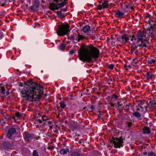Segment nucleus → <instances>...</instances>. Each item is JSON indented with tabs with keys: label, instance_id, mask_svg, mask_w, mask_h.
<instances>
[{
	"label": "nucleus",
	"instance_id": "1",
	"mask_svg": "<svg viewBox=\"0 0 156 156\" xmlns=\"http://www.w3.org/2000/svg\"><path fill=\"white\" fill-rule=\"evenodd\" d=\"M26 85L21 91L22 96L24 100L27 101H33L34 99L42 94V87L32 80H29L25 83Z\"/></svg>",
	"mask_w": 156,
	"mask_h": 156
},
{
	"label": "nucleus",
	"instance_id": "2",
	"mask_svg": "<svg viewBox=\"0 0 156 156\" xmlns=\"http://www.w3.org/2000/svg\"><path fill=\"white\" fill-rule=\"evenodd\" d=\"M79 58L83 62H89L93 59H97L100 56V51L93 45L82 43L78 51Z\"/></svg>",
	"mask_w": 156,
	"mask_h": 156
},
{
	"label": "nucleus",
	"instance_id": "3",
	"mask_svg": "<svg viewBox=\"0 0 156 156\" xmlns=\"http://www.w3.org/2000/svg\"><path fill=\"white\" fill-rule=\"evenodd\" d=\"M58 30L57 31L56 33L59 36H63L67 34L70 31V26L67 24L58 25Z\"/></svg>",
	"mask_w": 156,
	"mask_h": 156
},
{
	"label": "nucleus",
	"instance_id": "4",
	"mask_svg": "<svg viewBox=\"0 0 156 156\" xmlns=\"http://www.w3.org/2000/svg\"><path fill=\"white\" fill-rule=\"evenodd\" d=\"M125 139L122 138V136L119 138H113V140H111V143L114 144V147L115 148H120L123 147L122 144Z\"/></svg>",
	"mask_w": 156,
	"mask_h": 156
},
{
	"label": "nucleus",
	"instance_id": "5",
	"mask_svg": "<svg viewBox=\"0 0 156 156\" xmlns=\"http://www.w3.org/2000/svg\"><path fill=\"white\" fill-rule=\"evenodd\" d=\"M136 40H137V44L139 47L142 46V44L146 41V39L143 38H146V36L144 33L142 32H138L135 35Z\"/></svg>",
	"mask_w": 156,
	"mask_h": 156
},
{
	"label": "nucleus",
	"instance_id": "6",
	"mask_svg": "<svg viewBox=\"0 0 156 156\" xmlns=\"http://www.w3.org/2000/svg\"><path fill=\"white\" fill-rule=\"evenodd\" d=\"M66 4L65 2H62L61 3H51L49 5V8L50 9L54 11L55 9L58 10L60 8L62 7Z\"/></svg>",
	"mask_w": 156,
	"mask_h": 156
},
{
	"label": "nucleus",
	"instance_id": "7",
	"mask_svg": "<svg viewBox=\"0 0 156 156\" xmlns=\"http://www.w3.org/2000/svg\"><path fill=\"white\" fill-rule=\"evenodd\" d=\"M16 133V128L15 126L9 129L6 133V136L9 139H12Z\"/></svg>",
	"mask_w": 156,
	"mask_h": 156
},
{
	"label": "nucleus",
	"instance_id": "8",
	"mask_svg": "<svg viewBox=\"0 0 156 156\" xmlns=\"http://www.w3.org/2000/svg\"><path fill=\"white\" fill-rule=\"evenodd\" d=\"M149 23L151 25L150 28H147V31H151L156 28V20L153 21L151 20L149 21Z\"/></svg>",
	"mask_w": 156,
	"mask_h": 156
},
{
	"label": "nucleus",
	"instance_id": "9",
	"mask_svg": "<svg viewBox=\"0 0 156 156\" xmlns=\"http://www.w3.org/2000/svg\"><path fill=\"white\" fill-rule=\"evenodd\" d=\"M24 134L25 139L27 141H30L34 138V135L33 134L26 132L24 133Z\"/></svg>",
	"mask_w": 156,
	"mask_h": 156
},
{
	"label": "nucleus",
	"instance_id": "10",
	"mask_svg": "<svg viewBox=\"0 0 156 156\" xmlns=\"http://www.w3.org/2000/svg\"><path fill=\"white\" fill-rule=\"evenodd\" d=\"M4 146L5 148H6L7 150L5 152L8 153L9 152V149H11L12 147V143L9 141H6L4 143Z\"/></svg>",
	"mask_w": 156,
	"mask_h": 156
},
{
	"label": "nucleus",
	"instance_id": "11",
	"mask_svg": "<svg viewBox=\"0 0 156 156\" xmlns=\"http://www.w3.org/2000/svg\"><path fill=\"white\" fill-rule=\"evenodd\" d=\"M126 100L123 99H120L118 101L117 104L120 109H123L124 106L126 104Z\"/></svg>",
	"mask_w": 156,
	"mask_h": 156
},
{
	"label": "nucleus",
	"instance_id": "12",
	"mask_svg": "<svg viewBox=\"0 0 156 156\" xmlns=\"http://www.w3.org/2000/svg\"><path fill=\"white\" fill-rule=\"evenodd\" d=\"M131 36H128L126 34H124L122 36V44H125L128 42V41L129 40Z\"/></svg>",
	"mask_w": 156,
	"mask_h": 156
},
{
	"label": "nucleus",
	"instance_id": "13",
	"mask_svg": "<svg viewBox=\"0 0 156 156\" xmlns=\"http://www.w3.org/2000/svg\"><path fill=\"white\" fill-rule=\"evenodd\" d=\"M145 76L147 80L151 79V80L154 79L155 77V76L150 72H148L146 73Z\"/></svg>",
	"mask_w": 156,
	"mask_h": 156
},
{
	"label": "nucleus",
	"instance_id": "14",
	"mask_svg": "<svg viewBox=\"0 0 156 156\" xmlns=\"http://www.w3.org/2000/svg\"><path fill=\"white\" fill-rule=\"evenodd\" d=\"M115 16L116 18H122L124 14L119 10H117L115 12Z\"/></svg>",
	"mask_w": 156,
	"mask_h": 156
},
{
	"label": "nucleus",
	"instance_id": "15",
	"mask_svg": "<svg viewBox=\"0 0 156 156\" xmlns=\"http://www.w3.org/2000/svg\"><path fill=\"white\" fill-rule=\"evenodd\" d=\"M143 133H144L150 134L151 132L150 128L148 126L144 127L142 129Z\"/></svg>",
	"mask_w": 156,
	"mask_h": 156
},
{
	"label": "nucleus",
	"instance_id": "16",
	"mask_svg": "<svg viewBox=\"0 0 156 156\" xmlns=\"http://www.w3.org/2000/svg\"><path fill=\"white\" fill-rule=\"evenodd\" d=\"M69 152V149L68 148H64L60 150V152L61 154L64 155Z\"/></svg>",
	"mask_w": 156,
	"mask_h": 156
},
{
	"label": "nucleus",
	"instance_id": "17",
	"mask_svg": "<svg viewBox=\"0 0 156 156\" xmlns=\"http://www.w3.org/2000/svg\"><path fill=\"white\" fill-rule=\"evenodd\" d=\"M85 37L82 35L80 34V33H78L77 37L76 40H77L79 42L81 40H82Z\"/></svg>",
	"mask_w": 156,
	"mask_h": 156
},
{
	"label": "nucleus",
	"instance_id": "18",
	"mask_svg": "<svg viewBox=\"0 0 156 156\" xmlns=\"http://www.w3.org/2000/svg\"><path fill=\"white\" fill-rule=\"evenodd\" d=\"M90 27L89 26L86 25L83 28V30L85 33H87L89 32L90 30Z\"/></svg>",
	"mask_w": 156,
	"mask_h": 156
},
{
	"label": "nucleus",
	"instance_id": "19",
	"mask_svg": "<svg viewBox=\"0 0 156 156\" xmlns=\"http://www.w3.org/2000/svg\"><path fill=\"white\" fill-rule=\"evenodd\" d=\"M56 12L57 14V15L58 17L61 19H62L66 16L61 11H58Z\"/></svg>",
	"mask_w": 156,
	"mask_h": 156
},
{
	"label": "nucleus",
	"instance_id": "20",
	"mask_svg": "<svg viewBox=\"0 0 156 156\" xmlns=\"http://www.w3.org/2000/svg\"><path fill=\"white\" fill-rule=\"evenodd\" d=\"M131 122H129L127 121L125 122V125L128 127H131L133 125V121H131V120H130Z\"/></svg>",
	"mask_w": 156,
	"mask_h": 156
},
{
	"label": "nucleus",
	"instance_id": "21",
	"mask_svg": "<svg viewBox=\"0 0 156 156\" xmlns=\"http://www.w3.org/2000/svg\"><path fill=\"white\" fill-rule=\"evenodd\" d=\"M108 2L107 1L104 0V2L102 4L103 6V8L105 9L108 8Z\"/></svg>",
	"mask_w": 156,
	"mask_h": 156
},
{
	"label": "nucleus",
	"instance_id": "22",
	"mask_svg": "<svg viewBox=\"0 0 156 156\" xmlns=\"http://www.w3.org/2000/svg\"><path fill=\"white\" fill-rule=\"evenodd\" d=\"M15 115L16 116V118H17V119L19 118L23 117V114L18 112H17L15 113Z\"/></svg>",
	"mask_w": 156,
	"mask_h": 156
},
{
	"label": "nucleus",
	"instance_id": "23",
	"mask_svg": "<svg viewBox=\"0 0 156 156\" xmlns=\"http://www.w3.org/2000/svg\"><path fill=\"white\" fill-rule=\"evenodd\" d=\"M149 148L148 147H147L144 151L141 153V154H142V155H147V153L149 152Z\"/></svg>",
	"mask_w": 156,
	"mask_h": 156
},
{
	"label": "nucleus",
	"instance_id": "24",
	"mask_svg": "<svg viewBox=\"0 0 156 156\" xmlns=\"http://www.w3.org/2000/svg\"><path fill=\"white\" fill-rule=\"evenodd\" d=\"M133 116L138 118H140L141 116V114L138 112H136L133 113Z\"/></svg>",
	"mask_w": 156,
	"mask_h": 156
},
{
	"label": "nucleus",
	"instance_id": "25",
	"mask_svg": "<svg viewBox=\"0 0 156 156\" xmlns=\"http://www.w3.org/2000/svg\"><path fill=\"white\" fill-rule=\"evenodd\" d=\"M77 35L75 34H73L72 35H71L70 37H68V39H69L70 40L73 41L75 39V36H76Z\"/></svg>",
	"mask_w": 156,
	"mask_h": 156
},
{
	"label": "nucleus",
	"instance_id": "26",
	"mask_svg": "<svg viewBox=\"0 0 156 156\" xmlns=\"http://www.w3.org/2000/svg\"><path fill=\"white\" fill-rule=\"evenodd\" d=\"M148 147L147 146L144 145H141L140 147L139 150L140 151L142 152L144 151Z\"/></svg>",
	"mask_w": 156,
	"mask_h": 156
},
{
	"label": "nucleus",
	"instance_id": "27",
	"mask_svg": "<svg viewBox=\"0 0 156 156\" xmlns=\"http://www.w3.org/2000/svg\"><path fill=\"white\" fill-rule=\"evenodd\" d=\"M39 150H34L33 151V156H39L38 153L39 152Z\"/></svg>",
	"mask_w": 156,
	"mask_h": 156
},
{
	"label": "nucleus",
	"instance_id": "28",
	"mask_svg": "<svg viewBox=\"0 0 156 156\" xmlns=\"http://www.w3.org/2000/svg\"><path fill=\"white\" fill-rule=\"evenodd\" d=\"M66 47V44L62 43L59 45V49L62 50H64Z\"/></svg>",
	"mask_w": 156,
	"mask_h": 156
},
{
	"label": "nucleus",
	"instance_id": "29",
	"mask_svg": "<svg viewBox=\"0 0 156 156\" xmlns=\"http://www.w3.org/2000/svg\"><path fill=\"white\" fill-rule=\"evenodd\" d=\"M72 156H79L80 155L78 151H74L72 152Z\"/></svg>",
	"mask_w": 156,
	"mask_h": 156
},
{
	"label": "nucleus",
	"instance_id": "30",
	"mask_svg": "<svg viewBox=\"0 0 156 156\" xmlns=\"http://www.w3.org/2000/svg\"><path fill=\"white\" fill-rule=\"evenodd\" d=\"M129 105H126V104L123 107V109H124V110L126 112H127L129 109Z\"/></svg>",
	"mask_w": 156,
	"mask_h": 156
},
{
	"label": "nucleus",
	"instance_id": "31",
	"mask_svg": "<svg viewBox=\"0 0 156 156\" xmlns=\"http://www.w3.org/2000/svg\"><path fill=\"white\" fill-rule=\"evenodd\" d=\"M34 6L36 8L38 7L39 5V1L38 0H36L34 4Z\"/></svg>",
	"mask_w": 156,
	"mask_h": 156
},
{
	"label": "nucleus",
	"instance_id": "32",
	"mask_svg": "<svg viewBox=\"0 0 156 156\" xmlns=\"http://www.w3.org/2000/svg\"><path fill=\"white\" fill-rule=\"evenodd\" d=\"M138 46H139L138 45L137 46L134 45L133 46H132L131 47V51H132V53L138 47Z\"/></svg>",
	"mask_w": 156,
	"mask_h": 156
},
{
	"label": "nucleus",
	"instance_id": "33",
	"mask_svg": "<svg viewBox=\"0 0 156 156\" xmlns=\"http://www.w3.org/2000/svg\"><path fill=\"white\" fill-rule=\"evenodd\" d=\"M42 119L43 121H47L49 120V119H48L47 117L45 115H43L42 116Z\"/></svg>",
	"mask_w": 156,
	"mask_h": 156
},
{
	"label": "nucleus",
	"instance_id": "34",
	"mask_svg": "<svg viewBox=\"0 0 156 156\" xmlns=\"http://www.w3.org/2000/svg\"><path fill=\"white\" fill-rule=\"evenodd\" d=\"M60 106L62 108H64L66 106V105L65 104L64 102H60L59 103Z\"/></svg>",
	"mask_w": 156,
	"mask_h": 156
},
{
	"label": "nucleus",
	"instance_id": "35",
	"mask_svg": "<svg viewBox=\"0 0 156 156\" xmlns=\"http://www.w3.org/2000/svg\"><path fill=\"white\" fill-rule=\"evenodd\" d=\"M111 97L112 98L115 99L116 100H117L118 98V96L115 94H112Z\"/></svg>",
	"mask_w": 156,
	"mask_h": 156
},
{
	"label": "nucleus",
	"instance_id": "36",
	"mask_svg": "<svg viewBox=\"0 0 156 156\" xmlns=\"http://www.w3.org/2000/svg\"><path fill=\"white\" fill-rule=\"evenodd\" d=\"M75 52V49H72L70 50L69 51V53L70 55H73Z\"/></svg>",
	"mask_w": 156,
	"mask_h": 156
},
{
	"label": "nucleus",
	"instance_id": "37",
	"mask_svg": "<svg viewBox=\"0 0 156 156\" xmlns=\"http://www.w3.org/2000/svg\"><path fill=\"white\" fill-rule=\"evenodd\" d=\"M148 153V156H156L155 153L152 152H149Z\"/></svg>",
	"mask_w": 156,
	"mask_h": 156
},
{
	"label": "nucleus",
	"instance_id": "38",
	"mask_svg": "<svg viewBox=\"0 0 156 156\" xmlns=\"http://www.w3.org/2000/svg\"><path fill=\"white\" fill-rule=\"evenodd\" d=\"M114 67V65L112 64H111L108 67V69L110 70H112L113 69Z\"/></svg>",
	"mask_w": 156,
	"mask_h": 156
},
{
	"label": "nucleus",
	"instance_id": "39",
	"mask_svg": "<svg viewBox=\"0 0 156 156\" xmlns=\"http://www.w3.org/2000/svg\"><path fill=\"white\" fill-rule=\"evenodd\" d=\"M1 93L2 94H5V88L4 87H1Z\"/></svg>",
	"mask_w": 156,
	"mask_h": 156
},
{
	"label": "nucleus",
	"instance_id": "40",
	"mask_svg": "<svg viewBox=\"0 0 156 156\" xmlns=\"http://www.w3.org/2000/svg\"><path fill=\"white\" fill-rule=\"evenodd\" d=\"M103 8V6L102 5H99L97 7V9L101 10Z\"/></svg>",
	"mask_w": 156,
	"mask_h": 156
},
{
	"label": "nucleus",
	"instance_id": "41",
	"mask_svg": "<svg viewBox=\"0 0 156 156\" xmlns=\"http://www.w3.org/2000/svg\"><path fill=\"white\" fill-rule=\"evenodd\" d=\"M144 104V103H143L142 102L140 101L138 104V106L139 107H140V108H143V107H142V105H143Z\"/></svg>",
	"mask_w": 156,
	"mask_h": 156
},
{
	"label": "nucleus",
	"instance_id": "42",
	"mask_svg": "<svg viewBox=\"0 0 156 156\" xmlns=\"http://www.w3.org/2000/svg\"><path fill=\"white\" fill-rule=\"evenodd\" d=\"M132 38L131 39V41H133V40H136V37L135 35H133L132 36Z\"/></svg>",
	"mask_w": 156,
	"mask_h": 156
},
{
	"label": "nucleus",
	"instance_id": "43",
	"mask_svg": "<svg viewBox=\"0 0 156 156\" xmlns=\"http://www.w3.org/2000/svg\"><path fill=\"white\" fill-rule=\"evenodd\" d=\"M155 62V61L154 59H151V60L149 61V63L151 64L152 63H154Z\"/></svg>",
	"mask_w": 156,
	"mask_h": 156
},
{
	"label": "nucleus",
	"instance_id": "44",
	"mask_svg": "<svg viewBox=\"0 0 156 156\" xmlns=\"http://www.w3.org/2000/svg\"><path fill=\"white\" fill-rule=\"evenodd\" d=\"M108 104L109 106H111L112 107H114L115 106L114 104L111 102H109Z\"/></svg>",
	"mask_w": 156,
	"mask_h": 156
},
{
	"label": "nucleus",
	"instance_id": "45",
	"mask_svg": "<svg viewBox=\"0 0 156 156\" xmlns=\"http://www.w3.org/2000/svg\"><path fill=\"white\" fill-rule=\"evenodd\" d=\"M122 39V36L121 37L120 36H119L117 38V40L119 41H121Z\"/></svg>",
	"mask_w": 156,
	"mask_h": 156
},
{
	"label": "nucleus",
	"instance_id": "46",
	"mask_svg": "<svg viewBox=\"0 0 156 156\" xmlns=\"http://www.w3.org/2000/svg\"><path fill=\"white\" fill-rule=\"evenodd\" d=\"M93 153L95 155H99V154L97 151H94Z\"/></svg>",
	"mask_w": 156,
	"mask_h": 156
},
{
	"label": "nucleus",
	"instance_id": "47",
	"mask_svg": "<svg viewBox=\"0 0 156 156\" xmlns=\"http://www.w3.org/2000/svg\"><path fill=\"white\" fill-rule=\"evenodd\" d=\"M127 8H130L131 9H133V6H131L130 5H127L126 6Z\"/></svg>",
	"mask_w": 156,
	"mask_h": 156
},
{
	"label": "nucleus",
	"instance_id": "48",
	"mask_svg": "<svg viewBox=\"0 0 156 156\" xmlns=\"http://www.w3.org/2000/svg\"><path fill=\"white\" fill-rule=\"evenodd\" d=\"M70 117H71L72 119H73L74 117V115L73 113H71L70 114Z\"/></svg>",
	"mask_w": 156,
	"mask_h": 156
},
{
	"label": "nucleus",
	"instance_id": "49",
	"mask_svg": "<svg viewBox=\"0 0 156 156\" xmlns=\"http://www.w3.org/2000/svg\"><path fill=\"white\" fill-rule=\"evenodd\" d=\"M148 34H149V36H151L152 37L154 35L152 32H149Z\"/></svg>",
	"mask_w": 156,
	"mask_h": 156
},
{
	"label": "nucleus",
	"instance_id": "50",
	"mask_svg": "<svg viewBox=\"0 0 156 156\" xmlns=\"http://www.w3.org/2000/svg\"><path fill=\"white\" fill-rule=\"evenodd\" d=\"M6 1V0H3V2H4V3H2L1 4V5L2 6H4L5 5H6V3L5 2V1Z\"/></svg>",
	"mask_w": 156,
	"mask_h": 156
},
{
	"label": "nucleus",
	"instance_id": "51",
	"mask_svg": "<svg viewBox=\"0 0 156 156\" xmlns=\"http://www.w3.org/2000/svg\"><path fill=\"white\" fill-rule=\"evenodd\" d=\"M3 36V34L2 32L0 31V39H2Z\"/></svg>",
	"mask_w": 156,
	"mask_h": 156
},
{
	"label": "nucleus",
	"instance_id": "52",
	"mask_svg": "<svg viewBox=\"0 0 156 156\" xmlns=\"http://www.w3.org/2000/svg\"><path fill=\"white\" fill-rule=\"evenodd\" d=\"M124 67L125 68V69L126 70H129V69L127 68L128 66L126 64L124 65Z\"/></svg>",
	"mask_w": 156,
	"mask_h": 156
},
{
	"label": "nucleus",
	"instance_id": "53",
	"mask_svg": "<svg viewBox=\"0 0 156 156\" xmlns=\"http://www.w3.org/2000/svg\"><path fill=\"white\" fill-rule=\"evenodd\" d=\"M90 108L92 110H94L95 109V106L94 105H91L90 107Z\"/></svg>",
	"mask_w": 156,
	"mask_h": 156
},
{
	"label": "nucleus",
	"instance_id": "54",
	"mask_svg": "<svg viewBox=\"0 0 156 156\" xmlns=\"http://www.w3.org/2000/svg\"><path fill=\"white\" fill-rule=\"evenodd\" d=\"M54 147H48V148L49 150H53L54 148Z\"/></svg>",
	"mask_w": 156,
	"mask_h": 156
},
{
	"label": "nucleus",
	"instance_id": "55",
	"mask_svg": "<svg viewBox=\"0 0 156 156\" xmlns=\"http://www.w3.org/2000/svg\"><path fill=\"white\" fill-rule=\"evenodd\" d=\"M35 7L34 6V5H32L30 6V9L32 10H34V8Z\"/></svg>",
	"mask_w": 156,
	"mask_h": 156
},
{
	"label": "nucleus",
	"instance_id": "56",
	"mask_svg": "<svg viewBox=\"0 0 156 156\" xmlns=\"http://www.w3.org/2000/svg\"><path fill=\"white\" fill-rule=\"evenodd\" d=\"M84 142V140L83 139H81L79 140V143H82Z\"/></svg>",
	"mask_w": 156,
	"mask_h": 156
},
{
	"label": "nucleus",
	"instance_id": "57",
	"mask_svg": "<svg viewBox=\"0 0 156 156\" xmlns=\"http://www.w3.org/2000/svg\"><path fill=\"white\" fill-rule=\"evenodd\" d=\"M142 46L143 47H147V45L146 44L143 43L142 44Z\"/></svg>",
	"mask_w": 156,
	"mask_h": 156
},
{
	"label": "nucleus",
	"instance_id": "58",
	"mask_svg": "<svg viewBox=\"0 0 156 156\" xmlns=\"http://www.w3.org/2000/svg\"><path fill=\"white\" fill-rule=\"evenodd\" d=\"M46 136H49V137H51V134H49V133H47V134H46Z\"/></svg>",
	"mask_w": 156,
	"mask_h": 156
},
{
	"label": "nucleus",
	"instance_id": "59",
	"mask_svg": "<svg viewBox=\"0 0 156 156\" xmlns=\"http://www.w3.org/2000/svg\"><path fill=\"white\" fill-rule=\"evenodd\" d=\"M47 122L49 124H51L52 123L51 121H47Z\"/></svg>",
	"mask_w": 156,
	"mask_h": 156
},
{
	"label": "nucleus",
	"instance_id": "60",
	"mask_svg": "<svg viewBox=\"0 0 156 156\" xmlns=\"http://www.w3.org/2000/svg\"><path fill=\"white\" fill-rule=\"evenodd\" d=\"M54 2H55L57 3H58V2H59V0H53Z\"/></svg>",
	"mask_w": 156,
	"mask_h": 156
},
{
	"label": "nucleus",
	"instance_id": "61",
	"mask_svg": "<svg viewBox=\"0 0 156 156\" xmlns=\"http://www.w3.org/2000/svg\"><path fill=\"white\" fill-rule=\"evenodd\" d=\"M16 116H14V117H12V118L13 119H14L16 121L17 119H16Z\"/></svg>",
	"mask_w": 156,
	"mask_h": 156
},
{
	"label": "nucleus",
	"instance_id": "62",
	"mask_svg": "<svg viewBox=\"0 0 156 156\" xmlns=\"http://www.w3.org/2000/svg\"><path fill=\"white\" fill-rule=\"evenodd\" d=\"M38 121H39V122L40 123H41L42 122V121L39 119L38 120Z\"/></svg>",
	"mask_w": 156,
	"mask_h": 156
},
{
	"label": "nucleus",
	"instance_id": "63",
	"mask_svg": "<svg viewBox=\"0 0 156 156\" xmlns=\"http://www.w3.org/2000/svg\"><path fill=\"white\" fill-rule=\"evenodd\" d=\"M9 91H7L6 92V95H9Z\"/></svg>",
	"mask_w": 156,
	"mask_h": 156
},
{
	"label": "nucleus",
	"instance_id": "64",
	"mask_svg": "<svg viewBox=\"0 0 156 156\" xmlns=\"http://www.w3.org/2000/svg\"><path fill=\"white\" fill-rule=\"evenodd\" d=\"M129 68H131V66L130 65H129L128 66Z\"/></svg>",
	"mask_w": 156,
	"mask_h": 156
}]
</instances>
